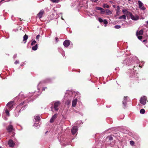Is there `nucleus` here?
<instances>
[{
	"instance_id": "nucleus-1",
	"label": "nucleus",
	"mask_w": 148,
	"mask_h": 148,
	"mask_svg": "<svg viewBox=\"0 0 148 148\" xmlns=\"http://www.w3.org/2000/svg\"><path fill=\"white\" fill-rule=\"evenodd\" d=\"M76 93L73 90H67L65 93L64 97L67 100L65 103L66 104L68 105L70 104L71 100L75 97Z\"/></svg>"
},
{
	"instance_id": "nucleus-2",
	"label": "nucleus",
	"mask_w": 148,
	"mask_h": 148,
	"mask_svg": "<svg viewBox=\"0 0 148 148\" xmlns=\"http://www.w3.org/2000/svg\"><path fill=\"white\" fill-rule=\"evenodd\" d=\"M136 62L137 64L139 63L138 58L136 56H132L129 57H126L123 61V64L124 65L129 66L131 64Z\"/></svg>"
},
{
	"instance_id": "nucleus-3",
	"label": "nucleus",
	"mask_w": 148,
	"mask_h": 148,
	"mask_svg": "<svg viewBox=\"0 0 148 148\" xmlns=\"http://www.w3.org/2000/svg\"><path fill=\"white\" fill-rule=\"evenodd\" d=\"M26 107V104H25V102L24 101L23 103H21L16 107V111L18 112V113H19L21 111L24 110Z\"/></svg>"
},
{
	"instance_id": "nucleus-4",
	"label": "nucleus",
	"mask_w": 148,
	"mask_h": 148,
	"mask_svg": "<svg viewBox=\"0 0 148 148\" xmlns=\"http://www.w3.org/2000/svg\"><path fill=\"white\" fill-rule=\"evenodd\" d=\"M61 103L59 101H57L54 102L53 106L51 107L52 111H53V109L56 111L58 110L60 106Z\"/></svg>"
},
{
	"instance_id": "nucleus-5",
	"label": "nucleus",
	"mask_w": 148,
	"mask_h": 148,
	"mask_svg": "<svg viewBox=\"0 0 148 148\" xmlns=\"http://www.w3.org/2000/svg\"><path fill=\"white\" fill-rule=\"evenodd\" d=\"M50 82V79L49 78L45 80L44 81H42L40 82L38 84V91L37 92V93H36V94H37V96H39L41 94V93H40L39 92V90H40V87L41 86H42V84L43 83H47V82Z\"/></svg>"
},
{
	"instance_id": "nucleus-6",
	"label": "nucleus",
	"mask_w": 148,
	"mask_h": 148,
	"mask_svg": "<svg viewBox=\"0 0 148 148\" xmlns=\"http://www.w3.org/2000/svg\"><path fill=\"white\" fill-rule=\"evenodd\" d=\"M34 124L33 126L35 127H38L40 125L39 121L40 119V117L39 116H35L34 118Z\"/></svg>"
},
{
	"instance_id": "nucleus-7",
	"label": "nucleus",
	"mask_w": 148,
	"mask_h": 148,
	"mask_svg": "<svg viewBox=\"0 0 148 148\" xmlns=\"http://www.w3.org/2000/svg\"><path fill=\"white\" fill-rule=\"evenodd\" d=\"M143 33V31L142 30H141L139 31H137L136 32V35L138 38V39L140 40H141L142 38V37L141 36Z\"/></svg>"
},
{
	"instance_id": "nucleus-8",
	"label": "nucleus",
	"mask_w": 148,
	"mask_h": 148,
	"mask_svg": "<svg viewBox=\"0 0 148 148\" xmlns=\"http://www.w3.org/2000/svg\"><path fill=\"white\" fill-rule=\"evenodd\" d=\"M14 104V101H11L7 104L6 106L9 110H11L13 108Z\"/></svg>"
},
{
	"instance_id": "nucleus-9",
	"label": "nucleus",
	"mask_w": 148,
	"mask_h": 148,
	"mask_svg": "<svg viewBox=\"0 0 148 148\" xmlns=\"http://www.w3.org/2000/svg\"><path fill=\"white\" fill-rule=\"evenodd\" d=\"M129 16L131 19L133 20L136 21L139 19V17L137 15H133L131 12H129Z\"/></svg>"
},
{
	"instance_id": "nucleus-10",
	"label": "nucleus",
	"mask_w": 148,
	"mask_h": 148,
	"mask_svg": "<svg viewBox=\"0 0 148 148\" xmlns=\"http://www.w3.org/2000/svg\"><path fill=\"white\" fill-rule=\"evenodd\" d=\"M147 97L146 96L142 97L140 100V103L143 105H145L146 102Z\"/></svg>"
},
{
	"instance_id": "nucleus-11",
	"label": "nucleus",
	"mask_w": 148,
	"mask_h": 148,
	"mask_svg": "<svg viewBox=\"0 0 148 148\" xmlns=\"http://www.w3.org/2000/svg\"><path fill=\"white\" fill-rule=\"evenodd\" d=\"M138 3L139 8L143 10H145L146 9V8L145 7L143 6V3L140 1H138Z\"/></svg>"
},
{
	"instance_id": "nucleus-12",
	"label": "nucleus",
	"mask_w": 148,
	"mask_h": 148,
	"mask_svg": "<svg viewBox=\"0 0 148 148\" xmlns=\"http://www.w3.org/2000/svg\"><path fill=\"white\" fill-rule=\"evenodd\" d=\"M129 101V98L127 97H124V99L122 101V103L124 107H126L127 102H128Z\"/></svg>"
},
{
	"instance_id": "nucleus-13",
	"label": "nucleus",
	"mask_w": 148,
	"mask_h": 148,
	"mask_svg": "<svg viewBox=\"0 0 148 148\" xmlns=\"http://www.w3.org/2000/svg\"><path fill=\"white\" fill-rule=\"evenodd\" d=\"M78 128L77 126H74L71 129V132L72 134L74 135L77 132Z\"/></svg>"
},
{
	"instance_id": "nucleus-14",
	"label": "nucleus",
	"mask_w": 148,
	"mask_h": 148,
	"mask_svg": "<svg viewBox=\"0 0 148 148\" xmlns=\"http://www.w3.org/2000/svg\"><path fill=\"white\" fill-rule=\"evenodd\" d=\"M15 143L14 141L11 139L9 140L8 142V145L10 147H13L15 145Z\"/></svg>"
},
{
	"instance_id": "nucleus-15",
	"label": "nucleus",
	"mask_w": 148,
	"mask_h": 148,
	"mask_svg": "<svg viewBox=\"0 0 148 148\" xmlns=\"http://www.w3.org/2000/svg\"><path fill=\"white\" fill-rule=\"evenodd\" d=\"M44 13V10H41L37 14V16L38 17L39 19H40L42 17Z\"/></svg>"
},
{
	"instance_id": "nucleus-16",
	"label": "nucleus",
	"mask_w": 148,
	"mask_h": 148,
	"mask_svg": "<svg viewBox=\"0 0 148 148\" xmlns=\"http://www.w3.org/2000/svg\"><path fill=\"white\" fill-rule=\"evenodd\" d=\"M57 116V114H56L54 115L51 119L50 122L51 123H52L53 122L54 120L56 118Z\"/></svg>"
},
{
	"instance_id": "nucleus-17",
	"label": "nucleus",
	"mask_w": 148,
	"mask_h": 148,
	"mask_svg": "<svg viewBox=\"0 0 148 148\" xmlns=\"http://www.w3.org/2000/svg\"><path fill=\"white\" fill-rule=\"evenodd\" d=\"M70 44V41L68 40H65L63 43V45L65 47H68L69 45Z\"/></svg>"
},
{
	"instance_id": "nucleus-18",
	"label": "nucleus",
	"mask_w": 148,
	"mask_h": 148,
	"mask_svg": "<svg viewBox=\"0 0 148 148\" xmlns=\"http://www.w3.org/2000/svg\"><path fill=\"white\" fill-rule=\"evenodd\" d=\"M77 102V100L76 98L73 100L72 101V106L74 107H75Z\"/></svg>"
},
{
	"instance_id": "nucleus-19",
	"label": "nucleus",
	"mask_w": 148,
	"mask_h": 148,
	"mask_svg": "<svg viewBox=\"0 0 148 148\" xmlns=\"http://www.w3.org/2000/svg\"><path fill=\"white\" fill-rule=\"evenodd\" d=\"M7 130L9 132H11L13 130L12 126L11 125H9L7 128Z\"/></svg>"
},
{
	"instance_id": "nucleus-20",
	"label": "nucleus",
	"mask_w": 148,
	"mask_h": 148,
	"mask_svg": "<svg viewBox=\"0 0 148 148\" xmlns=\"http://www.w3.org/2000/svg\"><path fill=\"white\" fill-rule=\"evenodd\" d=\"M134 69H133L132 70H129V73H130V71H131V72H132V73H130V77H134L133 75H134V73H135V72L134 71Z\"/></svg>"
},
{
	"instance_id": "nucleus-21",
	"label": "nucleus",
	"mask_w": 148,
	"mask_h": 148,
	"mask_svg": "<svg viewBox=\"0 0 148 148\" xmlns=\"http://www.w3.org/2000/svg\"><path fill=\"white\" fill-rule=\"evenodd\" d=\"M105 12H106V14L107 15H111L112 14L111 11L108 9L105 10Z\"/></svg>"
},
{
	"instance_id": "nucleus-22",
	"label": "nucleus",
	"mask_w": 148,
	"mask_h": 148,
	"mask_svg": "<svg viewBox=\"0 0 148 148\" xmlns=\"http://www.w3.org/2000/svg\"><path fill=\"white\" fill-rule=\"evenodd\" d=\"M123 12L125 14H126L128 15H129V12H128L126 10L124 9L122 10Z\"/></svg>"
},
{
	"instance_id": "nucleus-23",
	"label": "nucleus",
	"mask_w": 148,
	"mask_h": 148,
	"mask_svg": "<svg viewBox=\"0 0 148 148\" xmlns=\"http://www.w3.org/2000/svg\"><path fill=\"white\" fill-rule=\"evenodd\" d=\"M38 48V45L37 44H36L34 46H33L32 48V49L34 51H36L37 49Z\"/></svg>"
},
{
	"instance_id": "nucleus-24",
	"label": "nucleus",
	"mask_w": 148,
	"mask_h": 148,
	"mask_svg": "<svg viewBox=\"0 0 148 148\" xmlns=\"http://www.w3.org/2000/svg\"><path fill=\"white\" fill-rule=\"evenodd\" d=\"M27 38H28V36L27 35L25 34L23 36V41H25V42H24L25 43H26V41L27 40Z\"/></svg>"
},
{
	"instance_id": "nucleus-25",
	"label": "nucleus",
	"mask_w": 148,
	"mask_h": 148,
	"mask_svg": "<svg viewBox=\"0 0 148 148\" xmlns=\"http://www.w3.org/2000/svg\"><path fill=\"white\" fill-rule=\"evenodd\" d=\"M119 18V19H123L124 20H125L126 19V16L125 15H123L122 16H120Z\"/></svg>"
},
{
	"instance_id": "nucleus-26",
	"label": "nucleus",
	"mask_w": 148,
	"mask_h": 148,
	"mask_svg": "<svg viewBox=\"0 0 148 148\" xmlns=\"http://www.w3.org/2000/svg\"><path fill=\"white\" fill-rule=\"evenodd\" d=\"M140 113L142 114H143L145 113V110L143 109H142L140 110Z\"/></svg>"
},
{
	"instance_id": "nucleus-27",
	"label": "nucleus",
	"mask_w": 148,
	"mask_h": 148,
	"mask_svg": "<svg viewBox=\"0 0 148 148\" xmlns=\"http://www.w3.org/2000/svg\"><path fill=\"white\" fill-rule=\"evenodd\" d=\"M103 7L104 8H109L110 7V6L107 5L106 4H104L103 5Z\"/></svg>"
},
{
	"instance_id": "nucleus-28",
	"label": "nucleus",
	"mask_w": 148,
	"mask_h": 148,
	"mask_svg": "<svg viewBox=\"0 0 148 148\" xmlns=\"http://www.w3.org/2000/svg\"><path fill=\"white\" fill-rule=\"evenodd\" d=\"M53 3H58L59 1L58 0H50Z\"/></svg>"
},
{
	"instance_id": "nucleus-29",
	"label": "nucleus",
	"mask_w": 148,
	"mask_h": 148,
	"mask_svg": "<svg viewBox=\"0 0 148 148\" xmlns=\"http://www.w3.org/2000/svg\"><path fill=\"white\" fill-rule=\"evenodd\" d=\"M103 22L104 24L105 25V26H106V25H107L108 23L107 20L106 19L104 20Z\"/></svg>"
},
{
	"instance_id": "nucleus-30",
	"label": "nucleus",
	"mask_w": 148,
	"mask_h": 148,
	"mask_svg": "<svg viewBox=\"0 0 148 148\" xmlns=\"http://www.w3.org/2000/svg\"><path fill=\"white\" fill-rule=\"evenodd\" d=\"M36 42L35 40H33L32 41V43H31V45L32 46H33L34 45H35L36 44Z\"/></svg>"
},
{
	"instance_id": "nucleus-31",
	"label": "nucleus",
	"mask_w": 148,
	"mask_h": 148,
	"mask_svg": "<svg viewBox=\"0 0 148 148\" xmlns=\"http://www.w3.org/2000/svg\"><path fill=\"white\" fill-rule=\"evenodd\" d=\"M5 111L7 115L8 116H9L10 114L8 110L7 109H6L5 110Z\"/></svg>"
},
{
	"instance_id": "nucleus-32",
	"label": "nucleus",
	"mask_w": 148,
	"mask_h": 148,
	"mask_svg": "<svg viewBox=\"0 0 148 148\" xmlns=\"http://www.w3.org/2000/svg\"><path fill=\"white\" fill-rule=\"evenodd\" d=\"M33 95V93H29L28 95L27 96V97H31Z\"/></svg>"
},
{
	"instance_id": "nucleus-33",
	"label": "nucleus",
	"mask_w": 148,
	"mask_h": 148,
	"mask_svg": "<svg viewBox=\"0 0 148 148\" xmlns=\"http://www.w3.org/2000/svg\"><path fill=\"white\" fill-rule=\"evenodd\" d=\"M114 27L116 29H119L121 27L120 25H116L114 26Z\"/></svg>"
},
{
	"instance_id": "nucleus-34",
	"label": "nucleus",
	"mask_w": 148,
	"mask_h": 148,
	"mask_svg": "<svg viewBox=\"0 0 148 148\" xmlns=\"http://www.w3.org/2000/svg\"><path fill=\"white\" fill-rule=\"evenodd\" d=\"M100 11L101 13L102 14H103L105 12V10H104L103 8H102L101 9V10Z\"/></svg>"
},
{
	"instance_id": "nucleus-35",
	"label": "nucleus",
	"mask_w": 148,
	"mask_h": 148,
	"mask_svg": "<svg viewBox=\"0 0 148 148\" xmlns=\"http://www.w3.org/2000/svg\"><path fill=\"white\" fill-rule=\"evenodd\" d=\"M144 62H141L140 64L139 65L140 67H142L143 65L144 64Z\"/></svg>"
},
{
	"instance_id": "nucleus-36",
	"label": "nucleus",
	"mask_w": 148,
	"mask_h": 148,
	"mask_svg": "<svg viewBox=\"0 0 148 148\" xmlns=\"http://www.w3.org/2000/svg\"><path fill=\"white\" fill-rule=\"evenodd\" d=\"M130 144L131 145H133L134 144V142L133 141L131 140L130 142Z\"/></svg>"
},
{
	"instance_id": "nucleus-37",
	"label": "nucleus",
	"mask_w": 148,
	"mask_h": 148,
	"mask_svg": "<svg viewBox=\"0 0 148 148\" xmlns=\"http://www.w3.org/2000/svg\"><path fill=\"white\" fill-rule=\"evenodd\" d=\"M99 21L100 22V23H102V22H103V20L101 18H99Z\"/></svg>"
},
{
	"instance_id": "nucleus-38",
	"label": "nucleus",
	"mask_w": 148,
	"mask_h": 148,
	"mask_svg": "<svg viewBox=\"0 0 148 148\" xmlns=\"http://www.w3.org/2000/svg\"><path fill=\"white\" fill-rule=\"evenodd\" d=\"M58 50L60 52H61L62 51H63V49L60 47L58 48Z\"/></svg>"
},
{
	"instance_id": "nucleus-39",
	"label": "nucleus",
	"mask_w": 148,
	"mask_h": 148,
	"mask_svg": "<svg viewBox=\"0 0 148 148\" xmlns=\"http://www.w3.org/2000/svg\"><path fill=\"white\" fill-rule=\"evenodd\" d=\"M101 8H101V7H96V9L97 10H101Z\"/></svg>"
},
{
	"instance_id": "nucleus-40",
	"label": "nucleus",
	"mask_w": 148,
	"mask_h": 148,
	"mask_svg": "<svg viewBox=\"0 0 148 148\" xmlns=\"http://www.w3.org/2000/svg\"><path fill=\"white\" fill-rule=\"evenodd\" d=\"M19 96H21L22 97H23V96L25 97V95H24V94H23L22 93H20L19 95Z\"/></svg>"
},
{
	"instance_id": "nucleus-41",
	"label": "nucleus",
	"mask_w": 148,
	"mask_h": 148,
	"mask_svg": "<svg viewBox=\"0 0 148 148\" xmlns=\"http://www.w3.org/2000/svg\"><path fill=\"white\" fill-rule=\"evenodd\" d=\"M40 35H37L36 37V40H39V38H40Z\"/></svg>"
},
{
	"instance_id": "nucleus-42",
	"label": "nucleus",
	"mask_w": 148,
	"mask_h": 148,
	"mask_svg": "<svg viewBox=\"0 0 148 148\" xmlns=\"http://www.w3.org/2000/svg\"><path fill=\"white\" fill-rule=\"evenodd\" d=\"M19 60H16L15 62H14V64H18L19 63Z\"/></svg>"
},
{
	"instance_id": "nucleus-43",
	"label": "nucleus",
	"mask_w": 148,
	"mask_h": 148,
	"mask_svg": "<svg viewBox=\"0 0 148 148\" xmlns=\"http://www.w3.org/2000/svg\"><path fill=\"white\" fill-rule=\"evenodd\" d=\"M109 139L110 140H113V138L111 136L109 137Z\"/></svg>"
},
{
	"instance_id": "nucleus-44",
	"label": "nucleus",
	"mask_w": 148,
	"mask_h": 148,
	"mask_svg": "<svg viewBox=\"0 0 148 148\" xmlns=\"http://www.w3.org/2000/svg\"><path fill=\"white\" fill-rule=\"evenodd\" d=\"M16 56H17V55L16 54H14V56H13V58H15L16 57Z\"/></svg>"
},
{
	"instance_id": "nucleus-45",
	"label": "nucleus",
	"mask_w": 148,
	"mask_h": 148,
	"mask_svg": "<svg viewBox=\"0 0 148 148\" xmlns=\"http://www.w3.org/2000/svg\"><path fill=\"white\" fill-rule=\"evenodd\" d=\"M47 88L46 87H43L42 89V90H45L46 89H47Z\"/></svg>"
},
{
	"instance_id": "nucleus-46",
	"label": "nucleus",
	"mask_w": 148,
	"mask_h": 148,
	"mask_svg": "<svg viewBox=\"0 0 148 148\" xmlns=\"http://www.w3.org/2000/svg\"><path fill=\"white\" fill-rule=\"evenodd\" d=\"M98 0H92V1L94 2H96Z\"/></svg>"
},
{
	"instance_id": "nucleus-47",
	"label": "nucleus",
	"mask_w": 148,
	"mask_h": 148,
	"mask_svg": "<svg viewBox=\"0 0 148 148\" xmlns=\"http://www.w3.org/2000/svg\"><path fill=\"white\" fill-rule=\"evenodd\" d=\"M56 41L57 42H58V38H57V37H56Z\"/></svg>"
},
{
	"instance_id": "nucleus-48",
	"label": "nucleus",
	"mask_w": 148,
	"mask_h": 148,
	"mask_svg": "<svg viewBox=\"0 0 148 148\" xmlns=\"http://www.w3.org/2000/svg\"><path fill=\"white\" fill-rule=\"evenodd\" d=\"M18 115H19V114H18V115H17V114H16L15 115V117H17L18 116Z\"/></svg>"
},
{
	"instance_id": "nucleus-49",
	"label": "nucleus",
	"mask_w": 148,
	"mask_h": 148,
	"mask_svg": "<svg viewBox=\"0 0 148 148\" xmlns=\"http://www.w3.org/2000/svg\"><path fill=\"white\" fill-rule=\"evenodd\" d=\"M147 42V40H144L143 41V42Z\"/></svg>"
},
{
	"instance_id": "nucleus-50",
	"label": "nucleus",
	"mask_w": 148,
	"mask_h": 148,
	"mask_svg": "<svg viewBox=\"0 0 148 148\" xmlns=\"http://www.w3.org/2000/svg\"><path fill=\"white\" fill-rule=\"evenodd\" d=\"M24 63H23V64H21V66H23L24 65Z\"/></svg>"
},
{
	"instance_id": "nucleus-51",
	"label": "nucleus",
	"mask_w": 148,
	"mask_h": 148,
	"mask_svg": "<svg viewBox=\"0 0 148 148\" xmlns=\"http://www.w3.org/2000/svg\"><path fill=\"white\" fill-rule=\"evenodd\" d=\"M146 23L148 25V21H146Z\"/></svg>"
},
{
	"instance_id": "nucleus-52",
	"label": "nucleus",
	"mask_w": 148,
	"mask_h": 148,
	"mask_svg": "<svg viewBox=\"0 0 148 148\" xmlns=\"http://www.w3.org/2000/svg\"><path fill=\"white\" fill-rule=\"evenodd\" d=\"M4 0H1V1H4Z\"/></svg>"
},
{
	"instance_id": "nucleus-53",
	"label": "nucleus",
	"mask_w": 148,
	"mask_h": 148,
	"mask_svg": "<svg viewBox=\"0 0 148 148\" xmlns=\"http://www.w3.org/2000/svg\"><path fill=\"white\" fill-rule=\"evenodd\" d=\"M36 92V91H35V92H34V93L35 94Z\"/></svg>"
},
{
	"instance_id": "nucleus-54",
	"label": "nucleus",
	"mask_w": 148,
	"mask_h": 148,
	"mask_svg": "<svg viewBox=\"0 0 148 148\" xmlns=\"http://www.w3.org/2000/svg\"><path fill=\"white\" fill-rule=\"evenodd\" d=\"M26 96H25V97ZM23 97H24V98H25V97H23H23L22 98H23Z\"/></svg>"
},
{
	"instance_id": "nucleus-55",
	"label": "nucleus",
	"mask_w": 148,
	"mask_h": 148,
	"mask_svg": "<svg viewBox=\"0 0 148 148\" xmlns=\"http://www.w3.org/2000/svg\"><path fill=\"white\" fill-rule=\"evenodd\" d=\"M62 55L63 56H64V54H62Z\"/></svg>"
},
{
	"instance_id": "nucleus-56",
	"label": "nucleus",
	"mask_w": 148,
	"mask_h": 148,
	"mask_svg": "<svg viewBox=\"0 0 148 148\" xmlns=\"http://www.w3.org/2000/svg\"><path fill=\"white\" fill-rule=\"evenodd\" d=\"M128 1H131V0H128Z\"/></svg>"
},
{
	"instance_id": "nucleus-57",
	"label": "nucleus",
	"mask_w": 148,
	"mask_h": 148,
	"mask_svg": "<svg viewBox=\"0 0 148 148\" xmlns=\"http://www.w3.org/2000/svg\"><path fill=\"white\" fill-rule=\"evenodd\" d=\"M62 19L63 20V19L62 18Z\"/></svg>"
},
{
	"instance_id": "nucleus-58",
	"label": "nucleus",
	"mask_w": 148,
	"mask_h": 148,
	"mask_svg": "<svg viewBox=\"0 0 148 148\" xmlns=\"http://www.w3.org/2000/svg\"><path fill=\"white\" fill-rule=\"evenodd\" d=\"M81 121H79V123H81Z\"/></svg>"
},
{
	"instance_id": "nucleus-59",
	"label": "nucleus",
	"mask_w": 148,
	"mask_h": 148,
	"mask_svg": "<svg viewBox=\"0 0 148 148\" xmlns=\"http://www.w3.org/2000/svg\"><path fill=\"white\" fill-rule=\"evenodd\" d=\"M69 145V144H66V145Z\"/></svg>"
},
{
	"instance_id": "nucleus-60",
	"label": "nucleus",
	"mask_w": 148,
	"mask_h": 148,
	"mask_svg": "<svg viewBox=\"0 0 148 148\" xmlns=\"http://www.w3.org/2000/svg\"><path fill=\"white\" fill-rule=\"evenodd\" d=\"M0 148H1V147H0Z\"/></svg>"
}]
</instances>
